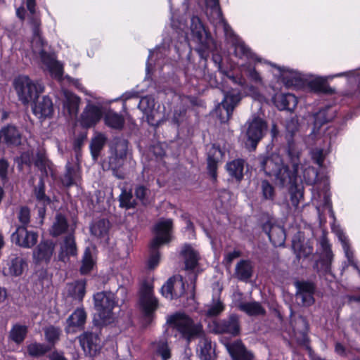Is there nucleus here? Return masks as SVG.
<instances>
[{
	"label": "nucleus",
	"mask_w": 360,
	"mask_h": 360,
	"mask_svg": "<svg viewBox=\"0 0 360 360\" xmlns=\"http://www.w3.org/2000/svg\"><path fill=\"white\" fill-rule=\"evenodd\" d=\"M290 160V164H287L283 159H262V167L266 175L275 176L281 187L289 186L290 202L297 208L304 200V186L297 182L300 159Z\"/></svg>",
	"instance_id": "f257e3e1"
},
{
	"label": "nucleus",
	"mask_w": 360,
	"mask_h": 360,
	"mask_svg": "<svg viewBox=\"0 0 360 360\" xmlns=\"http://www.w3.org/2000/svg\"><path fill=\"white\" fill-rule=\"evenodd\" d=\"M18 219L21 224L20 226L27 227L30 222V210L27 206L20 207Z\"/></svg>",
	"instance_id": "052dcab7"
},
{
	"label": "nucleus",
	"mask_w": 360,
	"mask_h": 360,
	"mask_svg": "<svg viewBox=\"0 0 360 360\" xmlns=\"http://www.w3.org/2000/svg\"><path fill=\"white\" fill-rule=\"evenodd\" d=\"M207 13L218 21H222V12L219 5V0H205Z\"/></svg>",
	"instance_id": "5fc2aeb1"
},
{
	"label": "nucleus",
	"mask_w": 360,
	"mask_h": 360,
	"mask_svg": "<svg viewBox=\"0 0 360 360\" xmlns=\"http://www.w3.org/2000/svg\"><path fill=\"white\" fill-rule=\"evenodd\" d=\"M120 207L126 210L134 209L137 205L136 200L133 198L131 191H127L122 188L121 194L119 196Z\"/></svg>",
	"instance_id": "3c124183"
},
{
	"label": "nucleus",
	"mask_w": 360,
	"mask_h": 360,
	"mask_svg": "<svg viewBox=\"0 0 360 360\" xmlns=\"http://www.w3.org/2000/svg\"><path fill=\"white\" fill-rule=\"evenodd\" d=\"M296 288L295 297L301 300L302 307H309L315 303L314 294L316 290V284L310 281L296 280L294 281Z\"/></svg>",
	"instance_id": "ddd939ff"
},
{
	"label": "nucleus",
	"mask_w": 360,
	"mask_h": 360,
	"mask_svg": "<svg viewBox=\"0 0 360 360\" xmlns=\"http://www.w3.org/2000/svg\"><path fill=\"white\" fill-rule=\"evenodd\" d=\"M14 86L19 99L24 104L34 102L44 91V86L41 83L32 81L24 75L15 79Z\"/></svg>",
	"instance_id": "0eeeda50"
},
{
	"label": "nucleus",
	"mask_w": 360,
	"mask_h": 360,
	"mask_svg": "<svg viewBox=\"0 0 360 360\" xmlns=\"http://www.w3.org/2000/svg\"><path fill=\"white\" fill-rule=\"evenodd\" d=\"M110 228L109 220L100 219L90 226V231L93 236L98 238H105L108 236Z\"/></svg>",
	"instance_id": "4c0bfd02"
},
{
	"label": "nucleus",
	"mask_w": 360,
	"mask_h": 360,
	"mask_svg": "<svg viewBox=\"0 0 360 360\" xmlns=\"http://www.w3.org/2000/svg\"><path fill=\"white\" fill-rule=\"evenodd\" d=\"M330 138L328 136L318 137L314 148H312V158H325L329 154Z\"/></svg>",
	"instance_id": "e433bc0d"
},
{
	"label": "nucleus",
	"mask_w": 360,
	"mask_h": 360,
	"mask_svg": "<svg viewBox=\"0 0 360 360\" xmlns=\"http://www.w3.org/2000/svg\"><path fill=\"white\" fill-rule=\"evenodd\" d=\"M100 326H96L92 330L84 331L79 336V343L84 351L91 356L98 354L102 348Z\"/></svg>",
	"instance_id": "9d476101"
},
{
	"label": "nucleus",
	"mask_w": 360,
	"mask_h": 360,
	"mask_svg": "<svg viewBox=\"0 0 360 360\" xmlns=\"http://www.w3.org/2000/svg\"><path fill=\"white\" fill-rule=\"evenodd\" d=\"M240 100V94L235 91L229 92L224 95V100L217 106L214 112L221 123H225L230 119L234 108Z\"/></svg>",
	"instance_id": "9b49d317"
},
{
	"label": "nucleus",
	"mask_w": 360,
	"mask_h": 360,
	"mask_svg": "<svg viewBox=\"0 0 360 360\" xmlns=\"http://www.w3.org/2000/svg\"><path fill=\"white\" fill-rule=\"evenodd\" d=\"M173 230V221L172 219L160 220L154 227V231L157 236L166 238L167 241L172 240V233Z\"/></svg>",
	"instance_id": "c9c22d12"
},
{
	"label": "nucleus",
	"mask_w": 360,
	"mask_h": 360,
	"mask_svg": "<svg viewBox=\"0 0 360 360\" xmlns=\"http://www.w3.org/2000/svg\"><path fill=\"white\" fill-rule=\"evenodd\" d=\"M68 227L69 224L66 217L61 212H58L55 216V220L49 229V233L51 236L57 238L65 233Z\"/></svg>",
	"instance_id": "473e14b6"
},
{
	"label": "nucleus",
	"mask_w": 360,
	"mask_h": 360,
	"mask_svg": "<svg viewBox=\"0 0 360 360\" xmlns=\"http://www.w3.org/2000/svg\"><path fill=\"white\" fill-rule=\"evenodd\" d=\"M156 352L161 356L162 360H168L171 358V350L166 341H160L158 343Z\"/></svg>",
	"instance_id": "4d7b16f0"
},
{
	"label": "nucleus",
	"mask_w": 360,
	"mask_h": 360,
	"mask_svg": "<svg viewBox=\"0 0 360 360\" xmlns=\"http://www.w3.org/2000/svg\"><path fill=\"white\" fill-rule=\"evenodd\" d=\"M76 175V170L73 166L71 165L68 161L66 165L65 172L60 177V181L62 186L65 188H69L75 184V177Z\"/></svg>",
	"instance_id": "864d4df0"
},
{
	"label": "nucleus",
	"mask_w": 360,
	"mask_h": 360,
	"mask_svg": "<svg viewBox=\"0 0 360 360\" xmlns=\"http://www.w3.org/2000/svg\"><path fill=\"white\" fill-rule=\"evenodd\" d=\"M258 225L274 247L283 246L286 239L285 229L277 224L275 217L267 212H262L258 218Z\"/></svg>",
	"instance_id": "39448f33"
},
{
	"label": "nucleus",
	"mask_w": 360,
	"mask_h": 360,
	"mask_svg": "<svg viewBox=\"0 0 360 360\" xmlns=\"http://www.w3.org/2000/svg\"><path fill=\"white\" fill-rule=\"evenodd\" d=\"M302 173L305 183L310 186L316 184L323 177V172L319 171L318 168H316L314 166L304 167Z\"/></svg>",
	"instance_id": "de8ad7c7"
},
{
	"label": "nucleus",
	"mask_w": 360,
	"mask_h": 360,
	"mask_svg": "<svg viewBox=\"0 0 360 360\" xmlns=\"http://www.w3.org/2000/svg\"><path fill=\"white\" fill-rule=\"evenodd\" d=\"M33 113L39 119L51 117L53 112V103L50 98L43 96L32 106Z\"/></svg>",
	"instance_id": "b1692460"
},
{
	"label": "nucleus",
	"mask_w": 360,
	"mask_h": 360,
	"mask_svg": "<svg viewBox=\"0 0 360 360\" xmlns=\"http://www.w3.org/2000/svg\"><path fill=\"white\" fill-rule=\"evenodd\" d=\"M56 243L51 239H43L32 252V258L35 264L50 263L55 251Z\"/></svg>",
	"instance_id": "f3484780"
},
{
	"label": "nucleus",
	"mask_w": 360,
	"mask_h": 360,
	"mask_svg": "<svg viewBox=\"0 0 360 360\" xmlns=\"http://www.w3.org/2000/svg\"><path fill=\"white\" fill-rule=\"evenodd\" d=\"M207 174L210 177L211 180L213 182H216L217 181V169H218V162L216 159H207Z\"/></svg>",
	"instance_id": "680f3d73"
},
{
	"label": "nucleus",
	"mask_w": 360,
	"mask_h": 360,
	"mask_svg": "<svg viewBox=\"0 0 360 360\" xmlns=\"http://www.w3.org/2000/svg\"><path fill=\"white\" fill-rule=\"evenodd\" d=\"M96 266V259L93 256L92 248L86 247L82 257L81 266L79 269V274L82 276L89 275Z\"/></svg>",
	"instance_id": "c85d7f7f"
},
{
	"label": "nucleus",
	"mask_w": 360,
	"mask_h": 360,
	"mask_svg": "<svg viewBox=\"0 0 360 360\" xmlns=\"http://www.w3.org/2000/svg\"><path fill=\"white\" fill-rule=\"evenodd\" d=\"M34 164L41 172L40 176H43L44 179L48 177L49 174L51 176L54 175L52 168L53 165L49 159H35Z\"/></svg>",
	"instance_id": "6e6d98bb"
},
{
	"label": "nucleus",
	"mask_w": 360,
	"mask_h": 360,
	"mask_svg": "<svg viewBox=\"0 0 360 360\" xmlns=\"http://www.w3.org/2000/svg\"><path fill=\"white\" fill-rule=\"evenodd\" d=\"M210 331L214 334H228L232 338L239 336L241 327L238 316L231 314L226 319L214 321Z\"/></svg>",
	"instance_id": "1a4fd4ad"
},
{
	"label": "nucleus",
	"mask_w": 360,
	"mask_h": 360,
	"mask_svg": "<svg viewBox=\"0 0 360 360\" xmlns=\"http://www.w3.org/2000/svg\"><path fill=\"white\" fill-rule=\"evenodd\" d=\"M169 243V242L167 241V240L166 238L164 239L162 237L157 236L155 235V236L150 241V246H149L150 251L160 252L159 248L162 245L165 244V243Z\"/></svg>",
	"instance_id": "774afa93"
},
{
	"label": "nucleus",
	"mask_w": 360,
	"mask_h": 360,
	"mask_svg": "<svg viewBox=\"0 0 360 360\" xmlns=\"http://www.w3.org/2000/svg\"><path fill=\"white\" fill-rule=\"evenodd\" d=\"M167 323L175 330L180 338L188 345L193 340L205 336L203 326L184 312H176L167 317Z\"/></svg>",
	"instance_id": "7ed1b4c3"
},
{
	"label": "nucleus",
	"mask_w": 360,
	"mask_h": 360,
	"mask_svg": "<svg viewBox=\"0 0 360 360\" xmlns=\"http://www.w3.org/2000/svg\"><path fill=\"white\" fill-rule=\"evenodd\" d=\"M160 260V252L150 251V255L147 262V267L149 269H154Z\"/></svg>",
	"instance_id": "338daca9"
},
{
	"label": "nucleus",
	"mask_w": 360,
	"mask_h": 360,
	"mask_svg": "<svg viewBox=\"0 0 360 360\" xmlns=\"http://www.w3.org/2000/svg\"><path fill=\"white\" fill-rule=\"evenodd\" d=\"M235 274L239 281L248 282L253 274L251 262L248 259L240 260L236 266Z\"/></svg>",
	"instance_id": "72a5a7b5"
},
{
	"label": "nucleus",
	"mask_w": 360,
	"mask_h": 360,
	"mask_svg": "<svg viewBox=\"0 0 360 360\" xmlns=\"http://www.w3.org/2000/svg\"><path fill=\"white\" fill-rule=\"evenodd\" d=\"M238 308L250 316H264L266 314L265 309L259 302L255 301L240 302L238 304Z\"/></svg>",
	"instance_id": "ea45409f"
},
{
	"label": "nucleus",
	"mask_w": 360,
	"mask_h": 360,
	"mask_svg": "<svg viewBox=\"0 0 360 360\" xmlns=\"http://www.w3.org/2000/svg\"><path fill=\"white\" fill-rule=\"evenodd\" d=\"M201 338L202 340L199 343L200 359L213 360L214 351L212 348L211 340L209 338H206L205 335Z\"/></svg>",
	"instance_id": "09e8293b"
},
{
	"label": "nucleus",
	"mask_w": 360,
	"mask_h": 360,
	"mask_svg": "<svg viewBox=\"0 0 360 360\" xmlns=\"http://www.w3.org/2000/svg\"><path fill=\"white\" fill-rule=\"evenodd\" d=\"M309 86L314 91L319 92L326 90L325 80L321 77H315L309 82Z\"/></svg>",
	"instance_id": "69168bd1"
},
{
	"label": "nucleus",
	"mask_w": 360,
	"mask_h": 360,
	"mask_svg": "<svg viewBox=\"0 0 360 360\" xmlns=\"http://www.w3.org/2000/svg\"><path fill=\"white\" fill-rule=\"evenodd\" d=\"M267 131L266 123L259 117L248 120L245 126V146L249 150H255Z\"/></svg>",
	"instance_id": "6e6552de"
},
{
	"label": "nucleus",
	"mask_w": 360,
	"mask_h": 360,
	"mask_svg": "<svg viewBox=\"0 0 360 360\" xmlns=\"http://www.w3.org/2000/svg\"><path fill=\"white\" fill-rule=\"evenodd\" d=\"M30 23L33 32L31 46L34 56L36 58L40 59L53 77L60 79L63 73V65L56 60L54 55L47 52L48 45L44 41L40 35L39 26L41 22L39 18H33Z\"/></svg>",
	"instance_id": "f03ea898"
},
{
	"label": "nucleus",
	"mask_w": 360,
	"mask_h": 360,
	"mask_svg": "<svg viewBox=\"0 0 360 360\" xmlns=\"http://www.w3.org/2000/svg\"><path fill=\"white\" fill-rule=\"evenodd\" d=\"M21 141V134L15 126L8 125L0 130V142L8 146H16L20 145Z\"/></svg>",
	"instance_id": "5701e85b"
},
{
	"label": "nucleus",
	"mask_w": 360,
	"mask_h": 360,
	"mask_svg": "<svg viewBox=\"0 0 360 360\" xmlns=\"http://www.w3.org/2000/svg\"><path fill=\"white\" fill-rule=\"evenodd\" d=\"M235 54L239 58H252L250 50L242 41H238L235 45Z\"/></svg>",
	"instance_id": "13d9d810"
},
{
	"label": "nucleus",
	"mask_w": 360,
	"mask_h": 360,
	"mask_svg": "<svg viewBox=\"0 0 360 360\" xmlns=\"http://www.w3.org/2000/svg\"><path fill=\"white\" fill-rule=\"evenodd\" d=\"M116 158H126L131 155L128 149V143L125 141H119L115 146Z\"/></svg>",
	"instance_id": "e2e57ef3"
},
{
	"label": "nucleus",
	"mask_w": 360,
	"mask_h": 360,
	"mask_svg": "<svg viewBox=\"0 0 360 360\" xmlns=\"http://www.w3.org/2000/svg\"><path fill=\"white\" fill-rule=\"evenodd\" d=\"M77 255V247L75 238L72 233H70L64 238L63 244L60 245L58 254V260L66 262L70 257H75Z\"/></svg>",
	"instance_id": "aec40b11"
},
{
	"label": "nucleus",
	"mask_w": 360,
	"mask_h": 360,
	"mask_svg": "<svg viewBox=\"0 0 360 360\" xmlns=\"http://www.w3.org/2000/svg\"><path fill=\"white\" fill-rule=\"evenodd\" d=\"M274 102L279 110H292L297 104V99L292 94H281L275 95Z\"/></svg>",
	"instance_id": "2f4dec72"
},
{
	"label": "nucleus",
	"mask_w": 360,
	"mask_h": 360,
	"mask_svg": "<svg viewBox=\"0 0 360 360\" xmlns=\"http://www.w3.org/2000/svg\"><path fill=\"white\" fill-rule=\"evenodd\" d=\"M244 163L245 159H233L226 164V169L229 175L237 182H240L243 179Z\"/></svg>",
	"instance_id": "58836bf2"
},
{
	"label": "nucleus",
	"mask_w": 360,
	"mask_h": 360,
	"mask_svg": "<svg viewBox=\"0 0 360 360\" xmlns=\"http://www.w3.org/2000/svg\"><path fill=\"white\" fill-rule=\"evenodd\" d=\"M333 112L330 108L319 110L314 115V128L311 134L313 139L316 134L319 133V128L327 122L333 119Z\"/></svg>",
	"instance_id": "37998d69"
},
{
	"label": "nucleus",
	"mask_w": 360,
	"mask_h": 360,
	"mask_svg": "<svg viewBox=\"0 0 360 360\" xmlns=\"http://www.w3.org/2000/svg\"><path fill=\"white\" fill-rule=\"evenodd\" d=\"M292 248L296 255L298 260L301 258H307L312 254L313 247L308 245L304 243V240H301L300 237L296 236L292 238Z\"/></svg>",
	"instance_id": "f704fd0d"
},
{
	"label": "nucleus",
	"mask_w": 360,
	"mask_h": 360,
	"mask_svg": "<svg viewBox=\"0 0 360 360\" xmlns=\"http://www.w3.org/2000/svg\"><path fill=\"white\" fill-rule=\"evenodd\" d=\"M107 137L104 134L96 132L91 139L90 148L94 158L98 156L100 151L105 146Z\"/></svg>",
	"instance_id": "8fccbe9b"
},
{
	"label": "nucleus",
	"mask_w": 360,
	"mask_h": 360,
	"mask_svg": "<svg viewBox=\"0 0 360 360\" xmlns=\"http://www.w3.org/2000/svg\"><path fill=\"white\" fill-rule=\"evenodd\" d=\"M86 320V313L84 308H77L67 319V327L83 328Z\"/></svg>",
	"instance_id": "a19ab883"
},
{
	"label": "nucleus",
	"mask_w": 360,
	"mask_h": 360,
	"mask_svg": "<svg viewBox=\"0 0 360 360\" xmlns=\"http://www.w3.org/2000/svg\"><path fill=\"white\" fill-rule=\"evenodd\" d=\"M138 307L145 327L149 326L155 318V312L159 308V300L155 296L153 284L144 280L138 292Z\"/></svg>",
	"instance_id": "20e7f679"
},
{
	"label": "nucleus",
	"mask_w": 360,
	"mask_h": 360,
	"mask_svg": "<svg viewBox=\"0 0 360 360\" xmlns=\"http://www.w3.org/2000/svg\"><path fill=\"white\" fill-rule=\"evenodd\" d=\"M232 360H254L253 353L247 349L240 339L229 341L227 338L221 340Z\"/></svg>",
	"instance_id": "a211bd4d"
},
{
	"label": "nucleus",
	"mask_w": 360,
	"mask_h": 360,
	"mask_svg": "<svg viewBox=\"0 0 360 360\" xmlns=\"http://www.w3.org/2000/svg\"><path fill=\"white\" fill-rule=\"evenodd\" d=\"M224 304L218 299L215 303L212 304L206 311V316L208 317H214L219 315L224 310Z\"/></svg>",
	"instance_id": "bf43d9fd"
},
{
	"label": "nucleus",
	"mask_w": 360,
	"mask_h": 360,
	"mask_svg": "<svg viewBox=\"0 0 360 360\" xmlns=\"http://www.w3.org/2000/svg\"><path fill=\"white\" fill-rule=\"evenodd\" d=\"M29 333L28 326L20 323H15L12 326L8 335V340L17 345H20L26 339Z\"/></svg>",
	"instance_id": "7c9ffc66"
},
{
	"label": "nucleus",
	"mask_w": 360,
	"mask_h": 360,
	"mask_svg": "<svg viewBox=\"0 0 360 360\" xmlns=\"http://www.w3.org/2000/svg\"><path fill=\"white\" fill-rule=\"evenodd\" d=\"M320 244L322 252L319 259L314 262L313 269L317 273L323 271L328 274L330 271L331 263L333 259V254L331 250V245L326 235H323L320 238Z\"/></svg>",
	"instance_id": "2eb2a0df"
},
{
	"label": "nucleus",
	"mask_w": 360,
	"mask_h": 360,
	"mask_svg": "<svg viewBox=\"0 0 360 360\" xmlns=\"http://www.w3.org/2000/svg\"><path fill=\"white\" fill-rule=\"evenodd\" d=\"M278 70V74H276L285 86H290L297 84V83L302 80V75L292 69L285 67H280L274 65Z\"/></svg>",
	"instance_id": "393cba45"
},
{
	"label": "nucleus",
	"mask_w": 360,
	"mask_h": 360,
	"mask_svg": "<svg viewBox=\"0 0 360 360\" xmlns=\"http://www.w3.org/2000/svg\"><path fill=\"white\" fill-rule=\"evenodd\" d=\"M190 31V37L192 40L200 46L199 48L200 51H205L209 49L210 44L212 43V39L208 35L201 20L198 17L193 16L191 18ZM189 37L187 36V39Z\"/></svg>",
	"instance_id": "f8f14e48"
},
{
	"label": "nucleus",
	"mask_w": 360,
	"mask_h": 360,
	"mask_svg": "<svg viewBox=\"0 0 360 360\" xmlns=\"http://www.w3.org/2000/svg\"><path fill=\"white\" fill-rule=\"evenodd\" d=\"M207 158H221L226 155L225 151L215 144L207 146Z\"/></svg>",
	"instance_id": "0e129e2a"
},
{
	"label": "nucleus",
	"mask_w": 360,
	"mask_h": 360,
	"mask_svg": "<svg viewBox=\"0 0 360 360\" xmlns=\"http://www.w3.org/2000/svg\"><path fill=\"white\" fill-rule=\"evenodd\" d=\"M49 346L37 341L30 342L26 346V352L32 358H40L51 352Z\"/></svg>",
	"instance_id": "79ce46f5"
},
{
	"label": "nucleus",
	"mask_w": 360,
	"mask_h": 360,
	"mask_svg": "<svg viewBox=\"0 0 360 360\" xmlns=\"http://www.w3.org/2000/svg\"><path fill=\"white\" fill-rule=\"evenodd\" d=\"M85 280H78L72 283L68 289V295L73 300H77L79 303L82 302L86 294Z\"/></svg>",
	"instance_id": "c03bdc74"
},
{
	"label": "nucleus",
	"mask_w": 360,
	"mask_h": 360,
	"mask_svg": "<svg viewBox=\"0 0 360 360\" xmlns=\"http://www.w3.org/2000/svg\"><path fill=\"white\" fill-rule=\"evenodd\" d=\"M94 302L101 324L110 323L113 318L112 310L117 303L115 295L110 291L98 292L94 295Z\"/></svg>",
	"instance_id": "423d86ee"
},
{
	"label": "nucleus",
	"mask_w": 360,
	"mask_h": 360,
	"mask_svg": "<svg viewBox=\"0 0 360 360\" xmlns=\"http://www.w3.org/2000/svg\"><path fill=\"white\" fill-rule=\"evenodd\" d=\"M259 193L262 201L273 202L276 198V192L274 186L266 179L261 181Z\"/></svg>",
	"instance_id": "49530a36"
},
{
	"label": "nucleus",
	"mask_w": 360,
	"mask_h": 360,
	"mask_svg": "<svg viewBox=\"0 0 360 360\" xmlns=\"http://www.w3.org/2000/svg\"><path fill=\"white\" fill-rule=\"evenodd\" d=\"M38 233L34 231H28L27 227L18 226L11 234V240L15 245L22 248H32L38 241Z\"/></svg>",
	"instance_id": "dca6fc26"
},
{
	"label": "nucleus",
	"mask_w": 360,
	"mask_h": 360,
	"mask_svg": "<svg viewBox=\"0 0 360 360\" xmlns=\"http://www.w3.org/2000/svg\"><path fill=\"white\" fill-rule=\"evenodd\" d=\"M185 292L184 278L179 274L169 278L160 289L161 295L170 300H177L181 297Z\"/></svg>",
	"instance_id": "4468645a"
},
{
	"label": "nucleus",
	"mask_w": 360,
	"mask_h": 360,
	"mask_svg": "<svg viewBox=\"0 0 360 360\" xmlns=\"http://www.w3.org/2000/svg\"><path fill=\"white\" fill-rule=\"evenodd\" d=\"M104 120L107 126L116 129H122L124 124V117L112 111H108L105 114Z\"/></svg>",
	"instance_id": "603ef678"
},
{
	"label": "nucleus",
	"mask_w": 360,
	"mask_h": 360,
	"mask_svg": "<svg viewBox=\"0 0 360 360\" xmlns=\"http://www.w3.org/2000/svg\"><path fill=\"white\" fill-rule=\"evenodd\" d=\"M45 191V181L43 176H40L37 185L33 188V193L36 200L41 205L39 207L38 214L41 217L46 214V207L52 202L51 198L46 194Z\"/></svg>",
	"instance_id": "6ab92c4d"
},
{
	"label": "nucleus",
	"mask_w": 360,
	"mask_h": 360,
	"mask_svg": "<svg viewBox=\"0 0 360 360\" xmlns=\"http://www.w3.org/2000/svg\"><path fill=\"white\" fill-rule=\"evenodd\" d=\"M180 255L184 259L186 270H193L196 268L200 259L199 254L193 249L191 244H184Z\"/></svg>",
	"instance_id": "a878e982"
},
{
	"label": "nucleus",
	"mask_w": 360,
	"mask_h": 360,
	"mask_svg": "<svg viewBox=\"0 0 360 360\" xmlns=\"http://www.w3.org/2000/svg\"><path fill=\"white\" fill-rule=\"evenodd\" d=\"M101 108L95 105H88L81 115V124L84 127H91L96 124L102 117Z\"/></svg>",
	"instance_id": "4be33fe9"
},
{
	"label": "nucleus",
	"mask_w": 360,
	"mask_h": 360,
	"mask_svg": "<svg viewBox=\"0 0 360 360\" xmlns=\"http://www.w3.org/2000/svg\"><path fill=\"white\" fill-rule=\"evenodd\" d=\"M44 333L46 341V345L49 346L50 349L52 350L60 340L61 330L59 327L51 325L44 328Z\"/></svg>",
	"instance_id": "a18cd8bd"
},
{
	"label": "nucleus",
	"mask_w": 360,
	"mask_h": 360,
	"mask_svg": "<svg viewBox=\"0 0 360 360\" xmlns=\"http://www.w3.org/2000/svg\"><path fill=\"white\" fill-rule=\"evenodd\" d=\"M124 159H103L102 166L104 169L112 170V174L118 179L125 178L124 169Z\"/></svg>",
	"instance_id": "c756f323"
},
{
	"label": "nucleus",
	"mask_w": 360,
	"mask_h": 360,
	"mask_svg": "<svg viewBox=\"0 0 360 360\" xmlns=\"http://www.w3.org/2000/svg\"><path fill=\"white\" fill-rule=\"evenodd\" d=\"M8 266V274L12 276H19L23 272L26 265L25 259L18 254H11L6 261Z\"/></svg>",
	"instance_id": "cd10ccee"
},
{
	"label": "nucleus",
	"mask_w": 360,
	"mask_h": 360,
	"mask_svg": "<svg viewBox=\"0 0 360 360\" xmlns=\"http://www.w3.org/2000/svg\"><path fill=\"white\" fill-rule=\"evenodd\" d=\"M63 112L70 117H74L77 115L80 98L68 91H63Z\"/></svg>",
	"instance_id": "bb28decb"
},
{
	"label": "nucleus",
	"mask_w": 360,
	"mask_h": 360,
	"mask_svg": "<svg viewBox=\"0 0 360 360\" xmlns=\"http://www.w3.org/2000/svg\"><path fill=\"white\" fill-rule=\"evenodd\" d=\"M138 106L146 115L150 124L158 125L160 124L161 116L159 115L157 111L154 110L155 101L153 98L149 96L142 98Z\"/></svg>",
	"instance_id": "412c9836"
}]
</instances>
